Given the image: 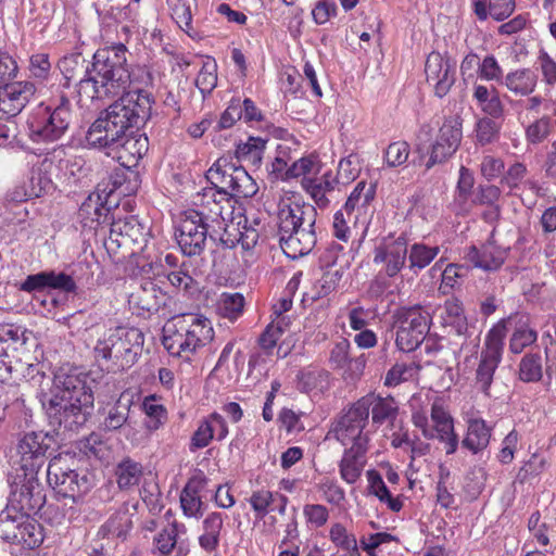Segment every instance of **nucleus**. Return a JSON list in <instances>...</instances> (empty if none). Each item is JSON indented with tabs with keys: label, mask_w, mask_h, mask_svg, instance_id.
<instances>
[{
	"label": "nucleus",
	"mask_w": 556,
	"mask_h": 556,
	"mask_svg": "<svg viewBox=\"0 0 556 556\" xmlns=\"http://www.w3.org/2000/svg\"><path fill=\"white\" fill-rule=\"evenodd\" d=\"M337 184L338 179L332 175L331 170L325 172L320 177L302 178L301 181L303 189L320 208L328 206L327 193L333 191Z\"/></svg>",
	"instance_id": "27"
},
{
	"label": "nucleus",
	"mask_w": 556,
	"mask_h": 556,
	"mask_svg": "<svg viewBox=\"0 0 556 556\" xmlns=\"http://www.w3.org/2000/svg\"><path fill=\"white\" fill-rule=\"evenodd\" d=\"M463 138L462 122L458 117H448L439 129L435 142L432 144L427 169L435 164L445 162L458 149Z\"/></svg>",
	"instance_id": "19"
},
{
	"label": "nucleus",
	"mask_w": 556,
	"mask_h": 556,
	"mask_svg": "<svg viewBox=\"0 0 556 556\" xmlns=\"http://www.w3.org/2000/svg\"><path fill=\"white\" fill-rule=\"evenodd\" d=\"M506 256L507 248L496 247L492 242L482 245L481 249L470 247L466 254L467 261L475 267L488 271L498 269L504 264Z\"/></svg>",
	"instance_id": "24"
},
{
	"label": "nucleus",
	"mask_w": 556,
	"mask_h": 556,
	"mask_svg": "<svg viewBox=\"0 0 556 556\" xmlns=\"http://www.w3.org/2000/svg\"><path fill=\"white\" fill-rule=\"evenodd\" d=\"M217 229L211 227L195 211L181 214L176 227V240L182 254L188 257L200 256L206 247L207 238L215 240Z\"/></svg>",
	"instance_id": "14"
},
{
	"label": "nucleus",
	"mask_w": 556,
	"mask_h": 556,
	"mask_svg": "<svg viewBox=\"0 0 556 556\" xmlns=\"http://www.w3.org/2000/svg\"><path fill=\"white\" fill-rule=\"evenodd\" d=\"M376 187L372 184H366L362 180L357 182L350 198H354L355 203H359L362 207H366L375 198Z\"/></svg>",
	"instance_id": "64"
},
{
	"label": "nucleus",
	"mask_w": 556,
	"mask_h": 556,
	"mask_svg": "<svg viewBox=\"0 0 556 556\" xmlns=\"http://www.w3.org/2000/svg\"><path fill=\"white\" fill-rule=\"evenodd\" d=\"M414 364L396 363L386 375L384 384L387 387H396L400 383L413 378L416 372Z\"/></svg>",
	"instance_id": "52"
},
{
	"label": "nucleus",
	"mask_w": 556,
	"mask_h": 556,
	"mask_svg": "<svg viewBox=\"0 0 556 556\" xmlns=\"http://www.w3.org/2000/svg\"><path fill=\"white\" fill-rule=\"evenodd\" d=\"M179 502L186 517L200 519L203 516L204 503L202 496L187 495L180 492Z\"/></svg>",
	"instance_id": "56"
},
{
	"label": "nucleus",
	"mask_w": 556,
	"mask_h": 556,
	"mask_svg": "<svg viewBox=\"0 0 556 556\" xmlns=\"http://www.w3.org/2000/svg\"><path fill=\"white\" fill-rule=\"evenodd\" d=\"M149 141L143 134L130 131L123 140L106 150V154L116 160L122 166H136L148 151Z\"/></svg>",
	"instance_id": "22"
},
{
	"label": "nucleus",
	"mask_w": 556,
	"mask_h": 556,
	"mask_svg": "<svg viewBox=\"0 0 556 556\" xmlns=\"http://www.w3.org/2000/svg\"><path fill=\"white\" fill-rule=\"evenodd\" d=\"M362 399H368L371 410V420L375 425H382L384 422L393 424L397 417L399 406L395 400L391 396L382 397L374 393L367 394Z\"/></svg>",
	"instance_id": "33"
},
{
	"label": "nucleus",
	"mask_w": 556,
	"mask_h": 556,
	"mask_svg": "<svg viewBox=\"0 0 556 556\" xmlns=\"http://www.w3.org/2000/svg\"><path fill=\"white\" fill-rule=\"evenodd\" d=\"M244 296L239 292H223L217 302V313L230 321L237 320L243 314Z\"/></svg>",
	"instance_id": "37"
},
{
	"label": "nucleus",
	"mask_w": 556,
	"mask_h": 556,
	"mask_svg": "<svg viewBox=\"0 0 556 556\" xmlns=\"http://www.w3.org/2000/svg\"><path fill=\"white\" fill-rule=\"evenodd\" d=\"M128 49L124 43H115L98 49L91 67L81 53H71L59 61V68L66 80L77 86L80 98L102 100L118 96L130 84L127 63Z\"/></svg>",
	"instance_id": "1"
},
{
	"label": "nucleus",
	"mask_w": 556,
	"mask_h": 556,
	"mask_svg": "<svg viewBox=\"0 0 556 556\" xmlns=\"http://www.w3.org/2000/svg\"><path fill=\"white\" fill-rule=\"evenodd\" d=\"M407 239L404 235L383 237L374 249L372 262L380 265V274L395 277L404 267L407 258Z\"/></svg>",
	"instance_id": "18"
},
{
	"label": "nucleus",
	"mask_w": 556,
	"mask_h": 556,
	"mask_svg": "<svg viewBox=\"0 0 556 556\" xmlns=\"http://www.w3.org/2000/svg\"><path fill=\"white\" fill-rule=\"evenodd\" d=\"M0 342L1 345L4 349L10 350L11 353L25 350V331H22L18 327H14L12 325L3 326L0 328Z\"/></svg>",
	"instance_id": "48"
},
{
	"label": "nucleus",
	"mask_w": 556,
	"mask_h": 556,
	"mask_svg": "<svg viewBox=\"0 0 556 556\" xmlns=\"http://www.w3.org/2000/svg\"><path fill=\"white\" fill-rule=\"evenodd\" d=\"M43 541V534L41 526L30 518V515H25L23 518L17 538L13 543H21L28 548H35L39 546Z\"/></svg>",
	"instance_id": "40"
},
{
	"label": "nucleus",
	"mask_w": 556,
	"mask_h": 556,
	"mask_svg": "<svg viewBox=\"0 0 556 556\" xmlns=\"http://www.w3.org/2000/svg\"><path fill=\"white\" fill-rule=\"evenodd\" d=\"M538 75L530 68H518L509 72L503 85L515 96L528 97L538 86Z\"/></svg>",
	"instance_id": "30"
},
{
	"label": "nucleus",
	"mask_w": 556,
	"mask_h": 556,
	"mask_svg": "<svg viewBox=\"0 0 556 556\" xmlns=\"http://www.w3.org/2000/svg\"><path fill=\"white\" fill-rule=\"evenodd\" d=\"M370 404L368 399H359L333 422L330 432L343 445H367L368 437L363 431L368 424Z\"/></svg>",
	"instance_id": "16"
},
{
	"label": "nucleus",
	"mask_w": 556,
	"mask_h": 556,
	"mask_svg": "<svg viewBox=\"0 0 556 556\" xmlns=\"http://www.w3.org/2000/svg\"><path fill=\"white\" fill-rule=\"evenodd\" d=\"M351 344L346 339H341L330 352V363L333 368L343 369L350 359Z\"/></svg>",
	"instance_id": "60"
},
{
	"label": "nucleus",
	"mask_w": 556,
	"mask_h": 556,
	"mask_svg": "<svg viewBox=\"0 0 556 556\" xmlns=\"http://www.w3.org/2000/svg\"><path fill=\"white\" fill-rule=\"evenodd\" d=\"M316 217L317 211L312 204H292L280 208L279 243L289 258L307 255L316 245Z\"/></svg>",
	"instance_id": "5"
},
{
	"label": "nucleus",
	"mask_w": 556,
	"mask_h": 556,
	"mask_svg": "<svg viewBox=\"0 0 556 556\" xmlns=\"http://www.w3.org/2000/svg\"><path fill=\"white\" fill-rule=\"evenodd\" d=\"M110 208L102 201L99 192H91L81 203L78 210V217L86 227L100 225L108 219Z\"/></svg>",
	"instance_id": "31"
},
{
	"label": "nucleus",
	"mask_w": 556,
	"mask_h": 556,
	"mask_svg": "<svg viewBox=\"0 0 556 556\" xmlns=\"http://www.w3.org/2000/svg\"><path fill=\"white\" fill-rule=\"evenodd\" d=\"M124 92L89 127L86 140L90 147L108 150L149 118L152 96L144 90Z\"/></svg>",
	"instance_id": "3"
},
{
	"label": "nucleus",
	"mask_w": 556,
	"mask_h": 556,
	"mask_svg": "<svg viewBox=\"0 0 556 556\" xmlns=\"http://www.w3.org/2000/svg\"><path fill=\"white\" fill-rule=\"evenodd\" d=\"M515 10V0H490L489 13L495 21H504Z\"/></svg>",
	"instance_id": "62"
},
{
	"label": "nucleus",
	"mask_w": 556,
	"mask_h": 556,
	"mask_svg": "<svg viewBox=\"0 0 556 556\" xmlns=\"http://www.w3.org/2000/svg\"><path fill=\"white\" fill-rule=\"evenodd\" d=\"M177 522L174 521L168 528L163 529L154 538L155 548L162 555H169L177 544Z\"/></svg>",
	"instance_id": "53"
},
{
	"label": "nucleus",
	"mask_w": 556,
	"mask_h": 556,
	"mask_svg": "<svg viewBox=\"0 0 556 556\" xmlns=\"http://www.w3.org/2000/svg\"><path fill=\"white\" fill-rule=\"evenodd\" d=\"M73 121L71 101L64 94L41 103L38 113L29 123V138L34 142H54L68 130Z\"/></svg>",
	"instance_id": "8"
},
{
	"label": "nucleus",
	"mask_w": 556,
	"mask_h": 556,
	"mask_svg": "<svg viewBox=\"0 0 556 556\" xmlns=\"http://www.w3.org/2000/svg\"><path fill=\"white\" fill-rule=\"evenodd\" d=\"M148 235V229L136 216H125L111 222L104 245L109 253L117 254L121 251V257L125 258L143 251Z\"/></svg>",
	"instance_id": "11"
},
{
	"label": "nucleus",
	"mask_w": 556,
	"mask_h": 556,
	"mask_svg": "<svg viewBox=\"0 0 556 556\" xmlns=\"http://www.w3.org/2000/svg\"><path fill=\"white\" fill-rule=\"evenodd\" d=\"M206 179L222 189V199L251 198L258 187L243 166H237L227 157H219L207 170Z\"/></svg>",
	"instance_id": "10"
},
{
	"label": "nucleus",
	"mask_w": 556,
	"mask_h": 556,
	"mask_svg": "<svg viewBox=\"0 0 556 556\" xmlns=\"http://www.w3.org/2000/svg\"><path fill=\"white\" fill-rule=\"evenodd\" d=\"M491 428L483 419H469L467 433L462 441V446L472 454H478L485 450L490 443Z\"/></svg>",
	"instance_id": "32"
},
{
	"label": "nucleus",
	"mask_w": 556,
	"mask_h": 556,
	"mask_svg": "<svg viewBox=\"0 0 556 556\" xmlns=\"http://www.w3.org/2000/svg\"><path fill=\"white\" fill-rule=\"evenodd\" d=\"M23 511L10 507L8 503L5 508L0 513V536L8 542H14L20 531V526L25 518Z\"/></svg>",
	"instance_id": "39"
},
{
	"label": "nucleus",
	"mask_w": 556,
	"mask_h": 556,
	"mask_svg": "<svg viewBox=\"0 0 556 556\" xmlns=\"http://www.w3.org/2000/svg\"><path fill=\"white\" fill-rule=\"evenodd\" d=\"M213 439V428L206 417L200 421L197 430L193 432L191 437L189 444L190 452H195L197 450L206 447Z\"/></svg>",
	"instance_id": "54"
},
{
	"label": "nucleus",
	"mask_w": 556,
	"mask_h": 556,
	"mask_svg": "<svg viewBox=\"0 0 556 556\" xmlns=\"http://www.w3.org/2000/svg\"><path fill=\"white\" fill-rule=\"evenodd\" d=\"M167 299H169L167 293L155 282L147 280L131 294L130 302L143 312L156 313L165 305Z\"/></svg>",
	"instance_id": "25"
},
{
	"label": "nucleus",
	"mask_w": 556,
	"mask_h": 556,
	"mask_svg": "<svg viewBox=\"0 0 556 556\" xmlns=\"http://www.w3.org/2000/svg\"><path fill=\"white\" fill-rule=\"evenodd\" d=\"M329 538L337 547L343 551L354 547V544L357 542L355 535L349 533L346 528L339 522L331 526Z\"/></svg>",
	"instance_id": "57"
},
{
	"label": "nucleus",
	"mask_w": 556,
	"mask_h": 556,
	"mask_svg": "<svg viewBox=\"0 0 556 556\" xmlns=\"http://www.w3.org/2000/svg\"><path fill=\"white\" fill-rule=\"evenodd\" d=\"M231 199H222L218 197V200L211 203L210 206H206L204 212H198L204 222L211 224V227L214 229L220 230L224 229L225 233H228V229L225 228L226 214L229 208H231Z\"/></svg>",
	"instance_id": "38"
},
{
	"label": "nucleus",
	"mask_w": 556,
	"mask_h": 556,
	"mask_svg": "<svg viewBox=\"0 0 556 556\" xmlns=\"http://www.w3.org/2000/svg\"><path fill=\"white\" fill-rule=\"evenodd\" d=\"M283 328L280 321L269 324L263 333L258 338L260 346L265 351L267 355L273 354V351L277 344V341L282 336Z\"/></svg>",
	"instance_id": "55"
},
{
	"label": "nucleus",
	"mask_w": 556,
	"mask_h": 556,
	"mask_svg": "<svg viewBox=\"0 0 556 556\" xmlns=\"http://www.w3.org/2000/svg\"><path fill=\"white\" fill-rule=\"evenodd\" d=\"M143 409L149 418L146 422L148 430L155 431L161 428L167 419V412L161 404H156L153 399H146Z\"/></svg>",
	"instance_id": "49"
},
{
	"label": "nucleus",
	"mask_w": 556,
	"mask_h": 556,
	"mask_svg": "<svg viewBox=\"0 0 556 556\" xmlns=\"http://www.w3.org/2000/svg\"><path fill=\"white\" fill-rule=\"evenodd\" d=\"M367 445H352L345 450L344 455L340 462L341 478L349 484L355 483L365 466V453Z\"/></svg>",
	"instance_id": "28"
},
{
	"label": "nucleus",
	"mask_w": 556,
	"mask_h": 556,
	"mask_svg": "<svg viewBox=\"0 0 556 556\" xmlns=\"http://www.w3.org/2000/svg\"><path fill=\"white\" fill-rule=\"evenodd\" d=\"M505 333L506 325L505 320H502L490 330L485 340V348L481 352L476 370V383L484 394H489L494 372L502 359Z\"/></svg>",
	"instance_id": "17"
},
{
	"label": "nucleus",
	"mask_w": 556,
	"mask_h": 556,
	"mask_svg": "<svg viewBox=\"0 0 556 556\" xmlns=\"http://www.w3.org/2000/svg\"><path fill=\"white\" fill-rule=\"evenodd\" d=\"M131 401L121 395L112 405L103 408V419L100 427L103 431L113 432L130 426Z\"/></svg>",
	"instance_id": "26"
},
{
	"label": "nucleus",
	"mask_w": 556,
	"mask_h": 556,
	"mask_svg": "<svg viewBox=\"0 0 556 556\" xmlns=\"http://www.w3.org/2000/svg\"><path fill=\"white\" fill-rule=\"evenodd\" d=\"M242 118V105L239 99H233L229 103L228 108L222 114L219 121L215 126V130L227 129L233 126V124Z\"/></svg>",
	"instance_id": "58"
},
{
	"label": "nucleus",
	"mask_w": 556,
	"mask_h": 556,
	"mask_svg": "<svg viewBox=\"0 0 556 556\" xmlns=\"http://www.w3.org/2000/svg\"><path fill=\"white\" fill-rule=\"evenodd\" d=\"M268 139L250 136L245 142H240L236 148L238 161L260 167L266 150Z\"/></svg>",
	"instance_id": "34"
},
{
	"label": "nucleus",
	"mask_w": 556,
	"mask_h": 556,
	"mask_svg": "<svg viewBox=\"0 0 556 556\" xmlns=\"http://www.w3.org/2000/svg\"><path fill=\"white\" fill-rule=\"evenodd\" d=\"M482 176L489 181L501 176L504 169V162L492 155H485L480 165Z\"/></svg>",
	"instance_id": "61"
},
{
	"label": "nucleus",
	"mask_w": 556,
	"mask_h": 556,
	"mask_svg": "<svg viewBox=\"0 0 556 556\" xmlns=\"http://www.w3.org/2000/svg\"><path fill=\"white\" fill-rule=\"evenodd\" d=\"M456 63L443 56L440 52L432 51L425 65L427 81L433 86L434 93L443 98L448 93L455 83Z\"/></svg>",
	"instance_id": "20"
},
{
	"label": "nucleus",
	"mask_w": 556,
	"mask_h": 556,
	"mask_svg": "<svg viewBox=\"0 0 556 556\" xmlns=\"http://www.w3.org/2000/svg\"><path fill=\"white\" fill-rule=\"evenodd\" d=\"M239 232L238 237L231 239L230 237L224 238L220 237V242L227 248H233L236 244H241L242 249L251 250L255 247L258 241V230L252 226H248V218H244V225L242 226V230L237 229Z\"/></svg>",
	"instance_id": "47"
},
{
	"label": "nucleus",
	"mask_w": 556,
	"mask_h": 556,
	"mask_svg": "<svg viewBox=\"0 0 556 556\" xmlns=\"http://www.w3.org/2000/svg\"><path fill=\"white\" fill-rule=\"evenodd\" d=\"M167 2L174 21L185 33L192 36L191 22L192 10L195 8V0H167Z\"/></svg>",
	"instance_id": "41"
},
{
	"label": "nucleus",
	"mask_w": 556,
	"mask_h": 556,
	"mask_svg": "<svg viewBox=\"0 0 556 556\" xmlns=\"http://www.w3.org/2000/svg\"><path fill=\"white\" fill-rule=\"evenodd\" d=\"M549 132V122L546 118H540L528 126L526 130L527 140L533 144L542 142Z\"/></svg>",
	"instance_id": "63"
},
{
	"label": "nucleus",
	"mask_w": 556,
	"mask_h": 556,
	"mask_svg": "<svg viewBox=\"0 0 556 556\" xmlns=\"http://www.w3.org/2000/svg\"><path fill=\"white\" fill-rule=\"evenodd\" d=\"M36 92L30 81H15L0 86V113L14 117L20 114Z\"/></svg>",
	"instance_id": "21"
},
{
	"label": "nucleus",
	"mask_w": 556,
	"mask_h": 556,
	"mask_svg": "<svg viewBox=\"0 0 556 556\" xmlns=\"http://www.w3.org/2000/svg\"><path fill=\"white\" fill-rule=\"evenodd\" d=\"M342 250L339 244H332L325 254L320 257L321 266L325 267L321 278L316 282V295L312 299L316 301L320 298L327 296L333 292L343 276V270L336 264L338 252Z\"/></svg>",
	"instance_id": "23"
},
{
	"label": "nucleus",
	"mask_w": 556,
	"mask_h": 556,
	"mask_svg": "<svg viewBox=\"0 0 556 556\" xmlns=\"http://www.w3.org/2000/svg\"><path fill=\"white\" fill-rule=\"evenodd\" d=\"M11 508L24 514H36L46 503V493L38 475L10 471L8 476Z\"/></svg>",
	"instance_id": "13"
},
{
	"label": "nucleus",
	"mask_w": 556,
	"mask_h": 556,
	"mask_svg": "<svg viewBox=\"0 0 556 556\" xmlns=\"http://www.w3.org/2000/svg\"><path fill=\"white\" fill-rule=\"evenodd\" d=\"M432 317L421 305L402 306L393 313L395 344L403 352L415 351L426 339Z\"/></svg>",
	"instance_id": "9"
},
{
	"label": "nucleus",
	"mask_w": 556,
	"mask_h": 556,
	"mask_svg": "<svg viewBox=\"0 0 556 556\" xmlns=\"http://www.w3.org/2000/svg\"><path fill=\"white\" fill-rule=\"evenodd\" d=\"M54 443V437L49 432L26 433L16 445L11 471L38 475L47 462V452Z\"/></svg>",
	"instance_id": "12"
},
{
	"label": "nucleus",
	"mask_w": 556,
	"mask_h": 556,
	"mask_svg": "<svg viewBox=\"0 0 556 556\" xmlns=\"http://www.w3.org/2000/svg\"><path fill=\"white\" fill-rule=\"evenodd\" d=\"M501 124L491 117H481L475 126L476 141L481 146L491 144L500 138Z\"/></svg>",
	"instance_id": "46"
},
{
	"label": "nucleus",
	"mask_w": 556,
	"mask_h": 556,
	"mask_svg": "<svg viewBox=\"0 0 556 556\" xmlns=\"http://www.w3.org/2000/svg\"><path fill=\"white\" fill-rule=\"evenodd\" d=\"M114 475L121 491H131L143 478V466L140 462L126 456L116 464Z\"/></svg>",
	"instance_id": "29"
},
{
	"label": "nucleus",
	"mask_w": 556,
	"mask_h": 556,
	"mask_svg": "<svg viewBox=\"0 0 556 556\" xmlns=\"http://www.w3.org/2000/svg\"><path fill=\"white\" fill-rule=\"evenodd\" d=\"M442 319L444 326L451 327L457 336H467L468 321L464 314L463 304L459 300L448 299L445 301Z\"/></svg>",
	"instance_id": "35"
},
{
	"label": "nucleus",
	"mask_w": 556,
	"mask_h": 556,
	"mask_svg": "<svg viewBox=\"0 0 556 556\" xmlns=\"http://www.w3.org/2000/svg\"><path fill=\"white\" fill-rule=\"evenodd\" d=\"M320 172V164L314 156H303L289 166V179L311 177Z\"/></svg>",
	"instance_id": "51"
},
{
	"label": "nucleus",
	"mask_w": 556,
	"mask_h": 556,
	"mask_svg": "<svg viewBox=\"0 0 556 556\" xmlns=\"http://www.w3.org/2000/svg\"><path fill=\"white\" fill-rule=\"evenodd\" d=\"M543 366L540 353H527L519 364V378L523 382H538L542 379Z\"/></svg>",
	"instance_id": "44"
},
{
	"label": "nucleus",
	"mask_w": 556,
	"mask_h": 556,
	"mask_svg": "<svg viewBox=\"0 0 556 556\" xmlns=\"http://www.w3.org/2000/svg\"><path fill=\"white\" fill-rule=\"evenodd\" d=\"M538 340V332L527 323L517 326L509 339V351L513 354H520L526 348L531 346Z\"/></svg>",
	"instance_id": "43"
},
{
	"label": "nucleus",
	"mask_w": 556,
	"mask_h": 556,
	"mask_svg": "<svg viewBox=\"0 0 556 556\" xmlns=\"http://www.w3.org/2000/svg\"><path fill=\"white\" fill-rule=\"evenodd\" d=\"M275 495L268 490H258L252 493L249 502L252 508L261 516L264 517L268 513L271 504H275Z\"/></svg>",
	"instance_id": "59"
},
{
	"label": "nucleus",
	"mask_w": 556,
	"mask_h": 556,
	"mask_svg": "<svg viewBox=\"0 0 556 556\" xmlns=\"http://www.w3.org/2000/svg\"><path fill=\"white\" fill-rule=\"evenodd\" d=\"M92 381L78 367L62 366L56 370L51 396L45 404L50 426L77 431L88 421L94 402Z\"/></svg>",
	"instance_id": "2"
},
{
	"label": "nucleus",
	"mask_w": 556,
	"mask_h": 556,
	"mask_svg": "<svg viewBox=\"0 0 556 556\" xmlns=\"http://www.w3.org/2000/svg\"><path fill=\"white\" fill-rule=\"evenodd\" d=\"M163 345L169 354L189 358L214 336L211 321L197 314H181L170 318L163 328Z\"/></svg>",
	"instance_id": "6"
},
{
	"label": "nucleus",
	"mask_w": 556,
	"mask_h": 556,
	"mask_svg": "<svg viewBox=\"0 0 556 556\" xmlns=\"http://www.w3.org/2000/svg\"><path fill=\"white\" fill-rule=\"evenodd\" d=\"M409 151V144L406 141L390 143L384 150V161L388 167H397L406 163Z\"/></svg>",
	"instance_id": "50"
},
{
	"label": "nucleus",
	"mask_w": 556,
	"mask_h": 556,
	"mask_svg": "<svg viewBox=\"0 0 556 556\" xmlns=\"http://www.w3.org/2000/svg\"><path fill=\"white\" fill-rule=\"evenodd\" d=\"M124 92L89 127L86 140L90 147L108 150L149 118L152 96L144 90Z\"/></svg>",
	"instance_id": "4"
},
{
	"label": "nucleus",
	"mask_w": 556,
	"mask_h": 556,
	"mask_svg": "<svg viewBox=\"0 0 556 556\" xmlns=\"http://www.w3.org/2000/svg\"><path fill=\"white\" fill-rule=\"evenodd\" d=\"M34 361L35 358L26 348L25 350L11 353V362L9 364L11 366V379L33 377L36 369Z\"/></svg>",
	"instance_id": "42"
},
{
	"label": "nucleus",
	"mask_w": 556,
	"mask_h": 556,
	"mask_svg": "<svg viewBox=\"0 0 556 556\" xmlns=\"http://www.w3.org/2000/svg\"><path fill=\"white\" fill-rule=\"evenodd\" d=\"M144 342L143 332L136 327L110 329L108 337L94 346L96 359L112 361L117 368L131 367L139 358Z\"/></svg>",
	"instance_id": "7"
},
{
	"label": "nucleus",
	"mask_w": 556,
	"mask_h": 556,
	"mask_svg": "<svg viewBox=\"0 0 556 556\" xmlns=\"http://www.w3.org/2000/svg\"><path fill=\"white\" fill-rule=\"evenodd\" d=\"M439 247H428L424 243H414L408 256L409 268L420 270L427 267L439 254Z\"/></svg>",
	"instance_id": "45"
},
{
	"label": "nucleus",
	"mask_w": 556,
	"mask_h": 556,
	"mask_svg": "<svg viewBox=\"0 0 556 556\" xmlns=\"http://www.w3.org/2000/svg\"><path fill=\"white\" fill-rule=\"evenodd\" d=\"M67 462L61 455L53 457L48 464L47 481L60 497L77 502L89 491L90 482L86 475L70 468Z\"/></svg>",
	"instance_id": "15"
},
{
	"label": "nucleus",
	"mask_w": 556,
	"mask_h": 556,
	"mask_svg": "<svg viewBox=\"0 0 556 556\" xmlns=\"http://www.w3.org/2000/svg\"><path fill=\"white\" fill-rule=\"evenodd\" d=\"M224 525L222 513L213 511L203 520L204 533L199 538L200 546L206 552H213L219 544V534Z\"/></svg>",
	"instance_id": "36"
}]
</instances>
